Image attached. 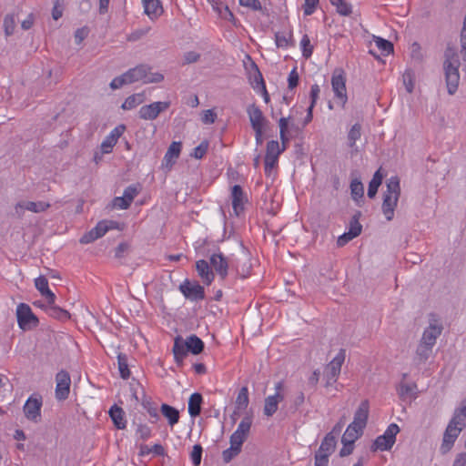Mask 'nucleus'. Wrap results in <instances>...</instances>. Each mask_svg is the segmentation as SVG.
Returning <instances> with one entry per match:
<instances>
[{
    "mask_svg": "<svg viewBox=\"0 0 466 466\" xmlns=\"http://www.w3.org/2000/svg\"><path fill=\"white\" fill-rule=\"evenodd\" d=\"M251 425L252 419L248 416L244 417L229 438L230 445L242 451V445L248 437Z\"/></svg>",
    "mask_w": 466,
    "mask_h": 466,
    "instance_id": "5",
    "label": "nucleus"
},
{
    "mask_svg": "<svg viewBox=\"0 0 466 466\" xmlns=\"http://www.w3.org/2000/svg\"><path fill=\"white\" fill-rule=\"evenodd\" d=\"M202 395L200 393H193L188 400V413L191 417H197L201 412Z\"/></svg>",
    "mask_w": 466,
    "mask_h": 466,
    "instance_id": "32",
    "label": "nucleus"
},
{
    "mask_svg": "<svg viewBox=\"0 0 466 466\" xmlns=\"http://www.w3.org/2000/svg\"><path fill=\"white\" fill-rule=\"evenodd\" d=\"M42 398L41 396H31L24 405V413L26 419L37 422L41 416Z\"/></svg>",
    "mask_w": 466,
    "mask_h": 466,
    "instance_id": "15",
    "label": "nucleus"
},
{
    "mask_svg": "<svg viewBox=\"0 0 466 466\" xmlns=\"http://www.w3.org/2000/svg\"><path fill=\"white\" fill-rule=\"evenodd\" d=\"M109 416L118 430H124L127 427V420L125 419V411L117 405H114L109 410Z\"/></svg>",
    "mask_w": 466,
    "mask_h": 466,
    "instance_id": "26",
    "label": "nucleus"
},
{
    "mask_svg": "<svg viewBox=\"0 0 466 466\" xmlns=\"http://www.w3.org/2000/svg\"><path fill=\"white\" fill-rule=\"evenodd\" d=\"M16 23L13 15H6L4 18V29L5 35H12L15 32Z\"/></svg>",
    "mask_w": 466,
    "mask_h": 466,
    "instance_id": "47",
    "label": "nucleus"
},
{
    "mask_svg": "<svg viewBox=\"0 0 466 466\" xmlns=\"http://www.w3.org/2000/svg\"><path fill=\"white\" fill-rule=\"evenodd\" d=\"M210 265L220 278L225 279L228 276V261L221 253L213 254L210 257Z\"/></svg>",
    "mask_w": 466,
    "mask_h": 466,
    "instance_id": "21",
    "label": "nucleus"
},
{
    "mask_svg": "<svg viewBox=\"0 0 466 466\" xmlns=\"http://www.w3.org/2000/svg\"><path fill=\"white\" fill-rule=\"evenodd\" d=\"M187 343L181 337H177L175 339L174 346H173V353L175 360L177 363H182L184 358L187 354Z\"/></svg>",
    "mask_w": 466,
    "mask_h": 466,
    "instance_id": "28",
    "label": "nucleus"
},
{
    "mask_svg": "<svg viewBox=\"0 0 466 466\" xmlns=\"http://www.w3.org/2000/svg\"><path fill=\"white\" fill-rule=\"evenodd\" d=\"M149 67L146 65H139L129 69L125 74V77L128 84H132L142 80L144 83H159L164 79V76L160 73H150Z\"/></svg>",
    "mask_w": 466,
    "mask_h": 466,
    "instance_id": "3",
    "label": "nucleus"
},
{
    "mask_svg": "<svg viewBox=\"0 0 466 466\" xmlns=\"http://www.w3.org/2000/svg\"><path fill=\"white\" fill-rule=\"evenodd\" d=\"M161 412L163 414L164 417H166L168 420V424L170 426H174L175 424H177L179 420V411L168 405V404H162L161 405Z\"/></svg>",
    "mask_w": 466,
    "mask_h": 466,
    "instance_id": "35",
    "label": "nucleus"
},
{
    "mask_svg": "<svg viewBox=\"0 0 466 466\" xmlns=\"http://www.w3.org/2000/svg\"><path fill=\"white\" fill-rule=\"evenodd\" d=\"M16 317L18 325L22 329L38 326L39 320L27 304L20 303L17 306Z\"/></svg>",
    "mask_w": 466,
    "mask_h": 466,
    "instance_id": "8",
    "label": "nucleus"
},
{
    "mask_svg": "<svg viewBox=\"0 0 466 466\" xmlns=\"http://www.w3.org/2000/svg\"><path fill=\"white\" fill-rule=\"evenodd\" d=\"M203 449L200 444H195L190 453V458L194 466H198L201 463Z\"/></svg>",
    "mask_w": 466,
    "mask_h": 466,
    "instance_id": "50",
    "label": "nucleus"
},
{
    "mask_svg": "<svg viewBox=\"0 0 466 466\" xmlns=\"http://www.w3.org/2000/svg\"><path fill=\"white\" fill-rule=\"evenodd\" d=\"M150 31V27H145L133 31L127 36V40L129 42H135L145 36Z\"/></svg>",
    "mask_w": 466,
    "mask_h": 466,
    "instance_id": "54",
    "label": "nucleus"
},
{
    "mask_svg": "<svg viewBox=\"0 0 466 466\" xmlns=\"http://www.w3.org/2000/svg\"><path fill=\"white\" fill-rule=\"evenodd\" d=\"M350 193L354 200L363 198L364 187L360 180L355 178L350 183Z\"/></svg>",
    "mask_w": 466,
    "mask_h": 466,
    "instance_id": "44",
    "label": "nucleus"
},
{
    "mask_svg": "<svg viewBox=\"0 0 466 466\" xmlns=\"http://www.w3.org/2000/svg\"><path fill=\"white\" fill-rule=\"evenodd\" d=\"M45 309L50 317L62 321L68 320L71 317L67 310L55 305V303L48 304Z\"/></svg>",
    "mask_w": 466,
    "mask_h": 466,
    "instance_id": "30",
    "label": "nucleus"
},
{
    "mask_svg": "<svg viewBox=\"0 0 466 466\" xmlns=\"http://www.w3.org/2000/svg\"><path fill=\"white\" fill-rule=\"evenodd\" d=\"M461 54L462 56L463 60L466 62V15L463 21V26L461 32ZM464 71L466 72V64L464 66Z\"/></svg>",
    "mask_w": 466,
    "mask_h": 466,
    "instance_id": "52",
    "label": "nucleus"
},
{
    "mask_svg": "<svg viewBox=\"0 0 466 466\" xmlns=\"http://www.w3.org/2000/svg\"><path fill=\"white\" fill-rule=\"evenodd\" d=\"M361 136V126L356 123L351 127L348 133V145L350 147H354L356 141L360 138Z\"/></svg>",
    "mask_w": 466,
    "mask_h": 466,
    "instance_id": "41",
    "label": "nucleus"
},
{
    "mask_svg": "<svg viewBox=\"0 0 466 466\" xmlns=\"http://www.w3.org/2000/svg\"><path fill=\"white\" fill-rule=\"evenodd\" d=\"M386 191L383 193V202L381 210L388 221L392 220L394 217V210L400 195V178L398 177H391L386 185Z\"/></svg>",
    "mask_w": 466,
    "mask_h": 466,
    "instance_id": "2",
    "label": "nucleus"
},
{
    "mask_svg": "<svg viewBox=\"0 0 466 466\" xmlns=\"http://www.w3.org/2000/svg\"><path fill=\"white\" fill-rule=\"evenodd\" d=\"M242 6L249 7L252 10H262V5L258 0H238Z\"/></svg>",
    "mask_w": 466,
    "mask_h": 466,
    "instance_id": "58",
    "label": "nucleus"
},
{
    "mask_svg": "<svg viewBox=\"0 0 466 466\" xmlns=\"http://www.w3.org/2000/svg\"><path fill=\"white\" fill-rule=\"evenodd\" d=\"M232 207L236 215L243 210V190L239 185H235L231 191Z\"/></svg>",
    "mask_w": 466,
    "mask_h": 466,
    "instance_id": "29",
    "label": "nucleus"
},
{
    "mask_svg": "<svg viewBox=\"0 0 466 466\" xmlns=\"http://www.w3.org/2000/svg\"><path fill=\"white\" fill-rule=\"evenodd\" d=\"M331 86L335 96L340 100L341 106L344 107L348 97L346 90V77L342 69L337 68L334 70L331 77Z\"/></svg>",
    "mask_w": 466,
    "mask_h": 466,
    "instance_id": "9",
    "label": "nucleus"
},
{
    "mask_svg": "<svg viewBox=\"0 0 466 466\" xmlns=\"http://www.w3.org/2000/svg\"><path fill=\"white\" fill-rule=\"evenodd\" d=\"M35 285L42 296L46 297L48 304L55 303L56 295L49 289L47 279L40 276L35 279Z\"/></svg>",
    "mask_w": 466,
    "mask_h": 466,
    "instance_id": "22",
    "label": "nucleus"
},
{
    "mask_svg": "<svg viewBox=\"0 0 466 466\" xmlns=\"http://www.w3.org/2000/svg\"><path fill=\"white\" fill-rule=\"evenodd\" d=\"M217 118V114L212 109H208L203 112L201 120L204 124H213Z\"/></svg>",
    "mask_w": 466,
    "mask_h": 466,
    "instance_id": "62",
    "label": "nucleus"
},
{
    "mask_svg": "<svg viewBox=\"0 0 466 466\" xmlns=\"http://www.w3.org/2000/svg\"><path fill=\"white\" fill-rule=\"evenodd\" d=\"M432 346L420 341L415 352V360L419 363L426 362L432 353Z\"/></svg>",
    "mask_w": 466,
    "mask_h": 466,
    "instance_id": "34",
    "label": "nucleus"
},
{
    "mask_svg": "<svg viewBox=\"0 0 466 466\" xmlns=\"http://www.w3.org/2000/svg\"><path fill=\"white\" fill-rule=\"evenodd\" d=\"M400 432V428L396 423H391L389 425L384 434L379 436L374 441L371 450L373 451H389L392 448L396 441V435Z\"/></svg>",
    "mask_w": 466,
    "mask_h": 466,
    "instance_id": "4",
    "label": "nucleus"
},
{
    "mask_svg": "<svg viewBox=\"0 0 466 466\" xmlns=\"http://www.w3.org/2000/svg\"><path fill=\"white\" fill-rule=\"evenodd\" d=\"M369 412L370 402L368 400H363L354 413L351 424L365 429L369 418Z\"/></svg>",
    "mask_w": 466,
    "mask_h": 466,
    "instance_id": "18",
    "label": "nucleus"
},
{
    "mask_svg": "<svg viewBox=\"0 0 466 466\" xmlns=\"http://www.w3.org/2000/svg\"><path fill=\"white\" fill-rule=\"evenodd\" d=\"M319 4V0H305L304 4V15H310L314 13L317 5Z\"/></svg>",
    "mask_w": 466,
    "mask_h": 466,
    "instance_id": "63",
    "label": "nucleus"
},
{
    "mask_svg": "<svg viewBox=\"0 0 466 466\" xmlns=\"http://www.w3.org/2000/svg\"><path fill=\"white\" fill-rule=\"evenodd\" d=\"M51 207L50 203L45 201H25L22 200L17 202L15 207V216L21 218L25 215V211H31L33 213L45 212Z\"/></svg>",
    "mask_w": 466,
    "mask_h": 466,
    "instance_id": "10",
    "label": "nucleus"
},
{
    "mask_svg": "<svg viewBox=\"0 0 466 466\" xmlns=\"http://www.w3.org/2000/svg\"><path fill=\"white\" fill-rule=\"evenodd\" d=\"M330 4L336 7L340 15L348 16L352 13V6L345 0H329Z\"/></svg>",
    "mask_w": 466,
    "mask_h": 466,
    "instance_id": "40",
    "label": "nucleus"
},
{
    "mask_svg": "<svg viewBox=\"0 0 466 466\" xmlns=\"http://www.w3.org/2000/svg\"><path fill=\"white\" fill-rule=\"evenodd\" d=\"M329 456L324 453L316 452L315 454V466H328Z\"/></svg>",
    "mask_w": 466,
    "mask_h": 466,
    "instance_id": "64",
    "label": "nucleus"
},
{
    "mask_svg": "<svg viewBox=\"0 0 466 466\" xmlns=\"http://www.w3.org/2000/svg\"><path fill=\"white\" fill-rule=\"evenodd\" d=\"M443 69L445 75L446 86L450 95H454L458 89L460 83L459 67L461 62L459 60L456 49L448 46L444 53Z\"/></svg>",
    "mask_w": 466,
    "mask_h": 466,
    "instance_id": "1",
    "label": "nucleus"
},
{
    "mask_svg": "<svg viewBox=\"0 0 466 466\" xmlns=\"http://www.w3.org/2000/svg\"><path fill=\"white\" fill-rule=\"evenodd\" d=\"M137 434L141 440H147L151 436V430L146 424H139L137 429Z\"/></svg>",
    "mask_w": 466,
    "mask_h": 466,
    "instance_id": "57",
    "label": "nucleus"
},
{
    "mask_svg": "<svg viewBox=\"0 0 466 466\" xmlns=\"http://www.w3.org/2000/svg\"><path fill=\"white\" fill-rule=\"evenodd\" d=\"M374 42L382 55L386 56L393 52V45L391 42L379 36H374Z\"/></svg>",
    "mask_w": 466,
    "mask_h": 466,
    "instance_id": "43",
    "label": "nucleus"
},
{
    "mask_svg": "<svg viewBox=\"0 0 466 466\" xmlns=\"http://www.w3.org/2000/svg\"><path fill=\"white\" fill-rule=\"evenodd\" d=\"M247 112L253 130L264 129L268 121L260 108L255 104H252L248 107Z\"/></svg>",
    "mask_w": 466,
    "mask_h": 466,
    "instance_id": "16",
    "label": "nucleus"
},
{
    "mask_svg": "<svg viewBox=\"0 0 466 466\" xmlns=\"http://www.w3.org/2000/svg\"><path fill=\"white\" fill-rule=\"evenodd\" d=\"M248 390L247 387H242L238 391L236 405L238 410L246 409L248 405Z\"/></svg>",
    "mask_w": 466,
    "mask_h": 466,
    "instance_id": "45",
    "label": "nucleus"
},
{
    "mask_svg": "<svg viewBox=\"0 0 466 466\" xmlns=\"http://www.w3.org/2000/svg\"><path fill=\"white\" fill-rule=\"evenodd\" d=\"M187 349L194 355L201 353L204 350V342L196 335H191L186 340Z\"/></svg>",
    "mask_w": 466,
    "mask_h": 466,
    "instance_id": "36",
    "label": "nucleus"
},
{
    "mask_svg": "<svg viewBox=\"0 0 466 466\" xmlns=\"http://www.w3.org/2000/svg\"><path fill=\"white\" fill-rule=\"evenodd\" d=\"M142 405L152 418L158 420L159 415L157 412V409L154 407L149 400H144L142 401Z\"/></svg>",
    "mask_w": 466,
    "mask_h": 466,
    "instance_id": "60",
    "label": "nucleus"
},
{
    "mask_svg": "<svg viewBox=\"0 0 466 466\" xmlns=\"http://www.w3.org/2000/svg\"><path fill=\"white\" fill-rule=\"evenodd\" d=\"M302 47V55L305 58H309L313 53V46L310 44V40L308 35H304L300 41Z\"/></svg>",
    "mask_w": 466,
    "mask_h": 466,
    "instance_id": "49",
    "label": "nucleus"
},
{
    "mask_svg": "<svg viewBox=\"0 0 466 466\" xmlns=\"http://www.w3.org/2000/svg\"><path fill=\"white\" fill-rule=\"evenodd\" d=\"M291 38V34L289 36H286L284 34L276 33L275 41L278 47H287L289 44V40Z\"/></svg>",
    "mask_w": 466,
    "mask_h": 466,
    "instance_id": "56",
    "label": "nucleus"
},
{
    "mask_svg": "<svg viewBox=\"0 0 466 466\" xmlns=\"http://www.w3.org/2000/svg\"><path fill=\"white\" fill-rule=\"evenodd\" d=\"M144 13L150 20H157L164 12L163 6L159 0H142Z\"/></svg>",
    "mask_w": 466,
    "mask_h": 466,
    "instance_id": "20",
    "label": "nucleus"
},
{
    "mask_svg": "<svg viewBox=\"0 0 466 466\" xmlns=\"http://www.w3.org/2000/svg\"><path fill=\"white\" fill-rule=\"evenodd\" d=\"M251 265L247 254H243L242 258L238 259L236 263V270L238 274L245 279L249 275Z\"/></svg>",
    "mask_w": 466,
    "mask_h": 466,
    "instance_id": "37",
    "label": "nucleus"
},
{
    "mask_svg": "<svg viewBox=\"0 0 466 466\" xmlns=\"http://www.w3.org/2000/svg\"><path fill=\"white\" fill-rule=\"evenodd\" d=\"M283 152L280 149L279 144L276 140H271L267 143L266 156H265V173L269 176L272 168L277 165L279 155Z\"/></svg>",
    "mask_w": 466,
    "mask_h": 466,
    "instance_id": "11",
    "label": "nucleus"
},
{
    "mask_svg": "<svg viewBox=\"0 0 466 466\" xmlns=\"http://www.w3.org/2000/svg\"><path fill=\"white\" fill-rule=\"evenodd\" d=\"M283 400L284 396L279 392H276L274 395L267 397L264 404V414L267 417H271L278 410L279 403Z\"/></svg>",
    "mask_w": 466,
    "mask_h": 466,
    "instance_id": "23",
    "label": "nucleus"
},
{
    "mask_svg": "<svg viewBox=\"0 0 466 466\" xmlns=\"http://www.w3.org/2000/svg\"><path fill=\"white\" fill-rule=\"evenodd\" d=\"M449 425L459 427L461 430L466 427V401H463L461 407L455 410Z\"/></svg>",
    "mask_w": 466,
    "mask_h": 466,
    "instance_id": "27",
    "label": "nucleus"
},
{
    "mask_svg": "<svg viewBox=\"0 0 466 466\" xmlns=\"http://www.w3.org/2000/svg\"><path fill=\"white\" fill-rule=\"evenodd\" d=\"M215 9L217 10L221 18L236 24L235 16L228 5L220 4V6L218 5L215 7Z\"/></svg>",
    "mask_w": 466,
    "mask_h": 466,
    "instance_id": "48",
    "label": "nucleus"
},
{
    "mask_svg": "<svg viewBox=\"0 0 466 466\" xmlns=\"http://www.w3.org/2000/svg\"><path fill=\"white\" fill-rule=\"evenodd\" d=\"M208 148V142L207 140L202 141L197 147H195L193 154L191 155L196 159H201L207 153Z\"/></svg>",
    "mask_w": 466,
    "mask_h": 466,
    "instance_id": "53",
    "label": "nucleus"
},
{
    "mask_svg": "<svg viewBox=\"0 0 466 466\" xmlns=\"http://www.w3.org/2000/svg\"><path fill=\"white\" fill-rule=\"evenodd\" d=\"M181 143L180 142H172L167 151L165 154L162 168L167 171L171 170L173 165L176 163L177 159L179 157L181 152Z\"/></svg>",
    "mask_w": 466,
    "mask_h": 466,
    "instance_id": "17",
    "label": "nucleus"
},
{
    "mask_svg": "<svg viewBox=\"0 0 466 466\" xmlns=\"http://www.w3.org/2000/svg\"><path fill=\"white\" fill-rule=\"evenodd\" d=\"M240 450L230 445L229 448L223 451L222 452V460L225 463H229L233 459H235L239 453Z\"/></svg>",
    "mask_w": 466,
    "mask_h": 466,
    "instance_id": "51",
    "label": "nucleus"
},
{
    "mask_svg": "<svg viewBox=\"0 0 466 466\" xmlns=\"http://www.w3.org/2000/svg\"><path fill=\"white\" fill-rule=\"evenodd\" d=\"M360 212L358 211L351 218L350 222V235H353L355 238L361 233L362 226L359 222Z\"/></svg>",
    "mask_w": 466,
    "mask_h": 466,
    "instance_id": "46",
    "label": "nucleus"
},
{
    "mask_svg": "<svg viewBox=\"0 0 466 466\" xmlns=\"http://www.w3.org/2000/svg\"><path fill=\"white\" fill-rule=\"evenodd\" d=\"M461 431L462 430L460 429L459 427L448 424L446 431L444 432L443 441L441 447L442 453H446L451 449L453 443L455 442L456 439L458 438Z\"/></svg>",
    "mask_w": 466,
    "mask_h": 466,
    "instance_id": "19",
    "label": "nucleus"
},
{
    "mask_svg": "<svg viewBox=\"0 0 466 466\" xmlns=\"http://www.w3.org/2000/svg\"><path fill=\"white\" fill-rule=\"evenodd\" d=\"M118 370L122 379L127 380L130 376L128 369L127 357L125 354L119 353L117 356Z\"/></svg>",
    "mask_w": 466,
    "mask_h": 466,
    "instance_id": "42",
    "label": "nucleus"
},
{
    "mask_svg": "<svg viewBox=\"0 0 466 466\" xmlns=\"http://www.w3.org/2000/svg\"><path fill=\"white\" fill-rule=\"evenodd\" d=\"M99 238L98 235L92 228L90 231L84 234L80 238L81 244H88Z\"/></svg>",
    "mask_w": 466,
    "mask_h": 466,
    "instance_id": "59",
    "label": "nucleus"
},
{
    "mask_svg": "<svg viewBox=\"0 0 466 466\" xmlns=\"http://www.w3.org/2000/svg\"><path fill=\"white\" fill-rule=\"evenodd\" d=\"M116 144L109 136H107L101 144V150L104 154H108L112 151L113 147Z\"/></svg>",
    "mask_w": 466,
    "mask_h": 466,
    "instance_id": "61",
    "label": "nucleus"
},
{
    "mask_svg": "<svg viewBox=\"0 0 466 466\" xmlns=\"http://www.w3.org/2000/svg\"><path fill=\"white\" fill-rule=\"evenodd\" d=\"M170 106L169 102H154L140 107L138 115L141 119L154 120L159 114L167 110Z\"/></svg>",
    "mask_w": 466,
    "mask_h": 466,
    "instance_id": "14",
    "label": "nucleus"
},
{
    "mask_svg": "<svg viewBox=\"0 0 466 466\" xmlns=\"http://www.w3.org/2000/svg\"><path fill=\"white\" fill-rule=\"evenodd\" d=\"M403 83L408 93H411L414 88L413 74L410 71H406L403 74Z\"/></svg>",
    "mask_w": 466,
    "mask_h": 466,
    "instance_id": "55",
    "label": "nucleus"
},
{
    "mask_svg": "<svg viewBox=\"0 0 466 466\" xmlns=\"http://www.w3.org/2000/svg\"><path fill=\"white\" fill-rule=\"evenodd\" d=\"M363 428L350 424L346 429L341 441H348L349 443H354L363 433Z\"/></svg>",
    "mask_w": 466,
    "mask_h": 466,
    "instance_id": "33",
    "label": "nucleus"
},
{
    "mask_svg": "<svg viewBox=\"0 0 466 466\" xmlns=\"http://www.w3.org/2000/svg\"><path fill=\"white\" fill-rule=\"evenodd\" d=\"M382 178L383 177H382V174L380 173V169L377 170L374 173L373 177L369 184L368 197L370 198H373L376 196V194L378 192V188L382 183Z\"/></svg>",
    "mask_w": 466,
    "mask_h": 466,
    "instance_id": "38",
    "label": "nucleus"
},
{
    "mask_svg": "<svg viewBox=\"0 0 466 466\" xmlns=\"http://www.w3.org/2000/svg\"><path fill=\"white\" fill-rule=\"evenodd\" d=\"M336 443V436L333 435V432H329L324 437L317 452L330 455L335 451Z\"/></svg>",
    "mask_w": 466,
    "mask_h": 466,
    "instance_id": "31",
    "label": "nucleus"
},
{
    "mask_svg": "<svg viewBox=\"0 0 466 466\" xmlns=\"http://www.w3.org/2000/svg\"><path fill=\"white\" fill-rule=\"evenodd\" d=\"M346 351L340 349L337 356L326 366L325 368V378L326 387L331 386L337 381L339 375L340 374L341 366L345 360Z\"/></svg>",
    "mask_w": 466,
    "mask_h": 466,
    "instance_id": "6",
    "label": "nucleus"
},
{
    "mask_svg": "<svg viewBox=\"0 0 466 466\" xmlns=\"http://www.w3.org/2000/svg\"><path fill=\"white\" fill-rule=\"evenodd\" d=\"M442 329L443 327L439 322L437 316L435 314H431L429 327L424 329L422 337L420 341L423 342L426 345H431L434 347L437 339L441 336L442 332Z\"/></svg>",
    "mask_w": 466,
    "mask_h": 466,
    "instance_id": "7",
    "label": "nucleus"
},
{
    "mask_svg": "<svg viewBox=\"0 0 466 466\" xmlns=\"http://www.w3.org/2000/svg\"><path fill=\"white\" fill-rule=\"evenodd\" d=\"M179 290L188 299L201 300L205 298L204 288L197 281L191 282L186 279L179 286Z\"/></svg>",
    "mask_w": 466,
    "mask_h": 466,
    "instance_id": "13",
    "label": "nucleus"
},
{
    "mask_svg": "<svg viewBox=\"0 0 466 466\" xmlns=\"http://www.w3.org/2000/svg\"><path fill=\"white\" fill-rule=\"evenodd\" d=\"M196 269L198 276L202 279L206 285H210L214 279V273L210 269L208 263L205 259L198 260L196 263Z\"/></svg>",
    "mask_w": 466,
    "mask_h": 466,
    "instance_id": "24",
    "label": "nucleus"
},
{
    "mask_svg": "<svg viewBox=\"0 0 466 466\" xmlns=\"http://www.w3.org/2000/svg\"><path fill=\"white\" fill-rule=\"evenodd\" d=\"M56 398L58 400H65L70 392L71 378L66 370H60L56 375Z\"/></svg>",
    "mask_w": 466,
    "mask_h": 466,
    "instance_id": "12",
    "label": "nucleus"
},
{
    "mask_svg": "<svg viewBox=\"0 0 466 466\" xmlns=\"http://www.w3.org/2000/svg\"><path fill=\"white\" fill-rule=\"evenodd\" d=\"M143 103L142 94H134L126 98L121 106L123 110H130Z\"/></svg>",
    "mask_w": 466,
    "mask_h": 466,
    "instance_id": "39",
    "label": "nucleus"
},
{
    "mask_svg": "<svg viewBox=\"0 0 466 466\" xmlns=\"http://www.w3.org/2000/svg\"><path fill=\"white\" fill-rule=\"evenodd\" d=\"M248 59H251L249 56H248ZM248 70V81L253 86L254 88H257L258 86L260 87L263 85H265L262 74L259 71L258 66L253 60H250V67Z\"/></svg>",
    "mask_w": 466,
    "mask_h": 466,
    "instance_id": "25",
    "label": "nucleus"
}]
</instances>
